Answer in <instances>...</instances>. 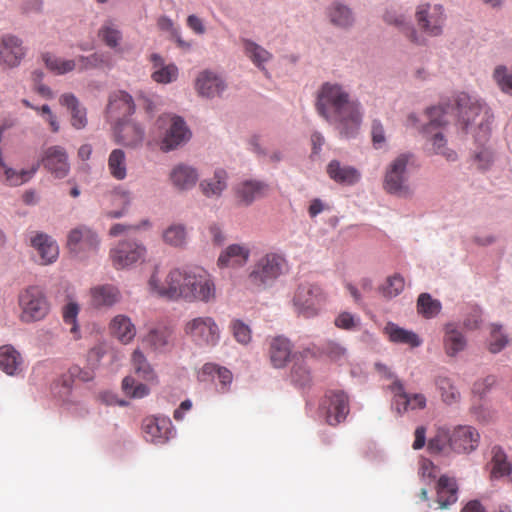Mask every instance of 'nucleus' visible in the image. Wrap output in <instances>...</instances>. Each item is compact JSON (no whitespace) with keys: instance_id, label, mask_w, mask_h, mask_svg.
<instances>
[{"instance_id":"obj_1","label":"nucleus","mask_w":512,"mask_h":512,"mask_svg":"<svg viewBox=\"0 0 512 512\" xmlns=\"http://www.w3.org/2000/svg\"><path fill=\"white\" fill-rule=\"evenodd\" d=\"M316 110L331 124H336L345 137H353L361 124L360 103L350 99L346 89L337 83H324L318 91Z\"/></svg>"},{"instance_id":"obj_2","label":"nucleus","mask_w":512,"mask_h":512,"mask_svg":"<svg viewBox=\"0 0 512 512\" xmlns=\"http://www.w3.org/2000/svg\"><path fill=\"white\" fill-rule=\"evenodd\" d=\"M191 269L175 268L165 273L159 266L149 279V287L156 295L169 300H184V289Z\"/></svg>"},{"instance_id":"obj_3","label":"nucleus","mask_w":512,"mask_h":512,"mask_svg":"<svg viewBox=\"0 0 512 512\" xmlns=\"http://www.w3.org/2000/svg\"><path fill=\"white\" fill-rule=\"evenodd\" d=\"M286 267L287 262L282 255L267 253L253 265L247 278L248 284L253 288L264 289L279 278Z\"/></svg>"},{"instance_id":"obj_4","label":"nucleus","mask_w":512,"mask_h":512,"mask_svg":"<svg viewBox=\"0 0 512 512\" xmlns=\"http://www.w3.org/2000/svg\"><path fill=\"white\" fill-rule=\"evenodd\" d=\"M19 318L23 323L43 320L50 311L49 301L43 289L36 285L22 289L18 294Z\"/></svg>"},{"instance_id":"obj_5","label":"nucleus","mask_w":512,"mask_h":512,"mask_svg":"<svg viewBox=\"0 0 512 512\" xmlns=\"http://www.w3.org/2000/svg\"><path fill=\"white\" fill-rule=\"evenodd\" d=\"M449 107L436 106L427 110L429 123L424 127V135L427 141L431 142L433 151L443 155L447 160H456V153L446 147V139L441 131L437 130L446 125L448 120Z\"/></svg>"},{"instance_id":"obj_6","label":"nucleus","mask_w":512,"mask_h":512,"mask_svg":"<svg viewBox=\"0 0 512 512\" xmlns=\"http://www.w3.org/2000/svg\"><path fill=\"white\" fill-rule=\"evenodd\" d=\"M326 300L327 295L320 285L305 281L298 285L293 296V305L299 315L311 318L318 315Z\"/></svg>"},{"instance_id":"obj_7","label":"nucleus","mask_w":512,"mask_h":512,"mask_svg":"<svg viewBox=\"0 0 512 512\" xmlns=\"http://www.w3.org/2000/svg\"><path fill=\"white\" fill-rule=\"evenodd\" d=\"M100 239L97 233L86 225H78L67 234L66 247L78 259H86L97 253Z\"/></svg>"},{"instance_id":"obj_8","label":"nucleus","mask_w":512,"mask_h":512,"mask_svg":"<svg viewBox=\"0 0 512 512\" xmlns=\"http://www.w3.org/2000/svg\"><path fill=\"white\" fill-rule=\"evenodd\" d=\"M455 103L459 121L465 129H468V127L473 124L483 127L491 118L486 105L479 99L465 92H461L457 95Z\"/></svg>"},{"instance_id":"obj_9","label":"nucleus","mask_w":512,"mask_h":512,"mask_svg":"<svg viewBox=\"0 0 512 512\" xmlns=\"http://www.w3.org/2000/svg\"><path fill=\"white\" fill-rule=\"evenodd\" d=\"M415 20L422 33L430 37L440 36L446 21L444 7L441 4L422 3L416 8Z\"/></svg>"},{"instance_id":"obj_10","label":"nucleus","mask_w":512,"mask_h":512,"mask_svg":"<svg viewBox=\"0 0 512 512\" xmlns=\"http://www.w3.org/2000/svg\"><path fill=\"white\" fill-rule=\"evenodd\" d=\"M408 161L409 156L401 154L387 167L383 182V188L387 193L403 197L410 195V188L407 183Z\"/></svg>"},{"instance_id":"obj_11","label":"nucleus","mask_w":512,"mask_h":512,"mask_svg":"<svg viewBox=\"0 0 512 512\" xmlns=\"http://www.w3.org/2000/svg\"><path fill=\"white\" fill-rule=\"evenodd\" d=\"M186 286V289H184L185 301H201L207 303L215 298L216 289L214 282L207 272L202 269L190 270Z\"/></svg>"},{"instance_id":"obj_12","label":"nucleus","mask_w":512,"mask_h":512,"mask_svg":"<svg viewBox=\"0 0 512 512\" xmlns=\"http://www.w3.org/2000/svg\"><path fill=\"white\" fill-rule=\"evenodd\" d=\"M320 411L328 425H339L350 412L348 395L340 390L328 391L320 403Z\"/></svg>"},{"instance_id":"obj_13","label":"nucleus","mask_w":512,"mask_h":512,"mask_svg":"<svg viewBox=\"0 0 512 512\" xmlns=\"http://www.w3.org/2000/svg\"><path fill=\"white\" fill-rule=\"evenodd\" d=\"M185 333L200 346H215L220 339V330L212 317H196L185 324Z\"/></svg>"},{"instance_id":"obj_14","label":"nucleus","mask_w":512,"mask_h":512,"mask_svg":"<svg viewBox=\"0 0 512 512\" xmlns=\"http://www.w3.org/2000/svg\"><path fill=\"white\" fill-rule=\"evenodd\" d=\"M42 59L46 67L56 74H65L73 71L77 67H79L80 70L96 68L106 62L104 56L98 53L89 56H79L76 60H65L57 58L50 53H44Z\"/></svg>"},{"instance_id":"obj_15","label":"nucleus","mask_w":512,"mask_h":512,"mask_svg":"<svg viewBox=\"0 0 512 512\" xmlns=\"http://www.w3.org/2000/svg\"><path fill=\"white\" fill-rule=\"evenodd\" d=\"M157 123L160 127L167 126L161 142L163 151L173 150L190 138V131L181 117L165 115L161 116Z\"/></svg>"},{"instance_id":"obj_16","label":"nucleus","mask_w":512,"mask_h":512,"mask_svg":"<svg viewBox=\"0 0 512 512\" xmlns=\"http://www.w3.org/2000/svg\"><path fill=\"white\" fill-rule=\"evenodd\" d=\"M146 248L135 241H121L110 252L112 264L116 269L129 267L145 257Z\"/></svg>"},{"instance_id":"obj_17","label":"nucleus","mask_w":512,"mask_h":512,"mask_svg":"<svg viewBox=\"0 0 512 512\" xmlns=\"http://www.w3.org/2000/svg\"><path fill=\"white\" fill-rule=\"evenodd\" d=\"M26 51L20 38L7 34L0 38V66L15 68L20 65Z\"/></svg>"},{"instance_id":"obj_18","label":"nucleus","mask_w":512,"mask_h":512,"mask_svg":"<svg viewBox=\"0 0 512 512\" xmlns=\"http://www.w3.org/2000/svg\"><path fill=\"white\" fill-rule=\"evenodd\" d=\"M388 389L393 393V405L399 414L426 407V397L421 393L407 394L402 382L398 379H395Z\"/></svg>"},{"instance_id":"obj_19","label":"nucleus","mask_w":512,"mask_h":512,"mask_svg":"<svg viewBox=\"0 0 512 512\" xmlns=\"http://www.w3.org/2000/svg\"><path fill=\"white\" fill-rule=\"evenodd\" d=\"M41 163L48 172L59 179L66 177L70 171L68 155L61 146L48 147L43 153Z\"/></svg>"},{"instance_id":"obj_20","label":"nucleus","mask_w":512,"mask_h":512,"mask_svg":"<svg viewBox=\"0 0 512 512\" xmlns=\"http://www.w3.org/2000/svg\"><path fill=\"white\" fill-rule=\"evenodd\" d=\"M172 423L165 417H147L142 422L144 437L154 444H163L172 434Z\"/></svg>"},{"instance_id":"obj_21","label":"nucleus","mask_w":512,"mask_h":512,"mask_svg":"<svg viewBox=\"0 0 512 512\" xmlns=\"http://www.w3.org/2000/svg\"><path fill=\"white\" fill-rule=\"evenodd\" d=\"M269 190L268 184L259 180H244L234 187L237 202L249 206L255 200L264 197Z\"/></svg>"},{"instance_id":"obj_22","label":"nucleus","mask_w":512,"mask_h":512,"mask_svg":"<svg viewBox=\"0 0 512 512\" xmlns=\"http://www.w3.org/2000/svg\"><path fill=\"white\" fill-rule=\"evenodd\" d=\"M480 435L471 426H458L452 431V450L457 453H469L478 446Z\"/></svg>"},{"instance_id":"obj_23","label":"nucleus","mask_w":512,"mask_h":512,"mask_svg":"<svg viewBox=\"0 0 512 512\" xmlns=\"http://www.w3.org/2000/svg\"><path fill=\"white\" fill-rule=\"evenodd\" d=\"M250 249L244 244H231L219 255L217 264L221 268H238L244 266L250 257Z\"/></svg>"},{"instance_id":"obj_24","label":"nucleus","mask_w":512,"mask_h":512,"mask_svg":"<svg viewBox=\"0 0 512 512\" xmlns=\"http://www.w3.org/2000/svg\"><path fill=\"white\" fill-rule=\"evenodd\" d=\"M31 246L38 252L42 265L55 262L59 256L57 242L47 234L37 233L31 238Z\"/></svg>"},{"instance_id":"obj_25","label":"nucleus","mask_w":512,"mask_h":512,"mask_svg":"<svg viewBox=\"0 0 512 512\" xmlns=\"http://www.w3.org/2000/svg\"><path fill=\"white\" fill-rule=\"evenodd\" d=\"M196 90L201 96L213 98L220 95L226 85L224 80L211 71H203L199 74L195 83Z\"/></svg>"},{"instance_id":"obj_26","label":"nucleus","mask_w":512,"mask_h":512,"mask_svg":"<svg viewBox=\"0 0 512 512\" xmlns=\"http://www.w3.org/2000/svg\"><path fill=\"white\" fill-rule=\"evenodd\" d=\"M169 177L177 190L184 191L196 185L199 173L194 167L181 163L172 168Z\"/></svg>"},{"instance_id":"obj_27","label":"nucleus","mask_w":512,"mask_h":512,"mask_svg":"<svg viewBox=\"0 0 512 512\" xmlns=\"http://www.w3.org/2000/svg\"><path fill=\"white\" fill-rule=\"evenodd\" d=\"M437 503L439 508L447 509L458 500V485L455 478L442 475L436 484Z\"/></svg>"},{"instance_id":"obj_28","label":"nucleus","mask_w":512,"mask_h":512,"mask_svg":"<svg viewBox=\"0 0 512 512\" xmlns=\"http://www.w3.org/2000/svg\"><path fill=\"white\" fill-rule=\"evenodd\" d=\"M143 127L134 121L120 123L117 129V142L126 147H137L144 140Z\"/></svg>"},{"instance_id":"obj_29","label":"nucleus","mask_w":512,"mask_h":512,"mask_svg":"<svg viewBox=\"0 0 512 512\" xmlns=\"http://www.w3.org/2000/svg\"><path fill=\"white\" fill-rule=\"evenodd\" d=\"M383 18L387 24L397 27L412 43L418 45L425 43V39L408 22L407 18L402 13L395 10H388L385 12Z\"/></svg>"},{"instance_id":"obj_30","label":"nucleus","mask_w":512,"mask_h":512,"mask_svg":"<svg viewBox=\"0 0 512 512\" xmlns=\"http://www.w3.org/2000/svg\"><path fill=\"white\" fill-rule=\"evenodd\" d=\"M23 358L12 345L0 347V369L10 376H17L23 370Z\"/></svg>"},{"instance_id":"obj_31","label":"nucleus","mask_w":512,"mask_h":512,"mask_svg":"<svg viewBox=\"0 0 512 512\" xmlns=\"http://www.w3.org/2000/svg\"><path fill=\"white\" fill-rule=\"evenodd\" d=\"M111 334L122 344L133 341L136 336V327L131 319L123 314L116 315L109 324Z\"/></svg>"},{"instance_id":"obj_32","label":"nucleus","mask_w":512,"mask_h":512,"mask_svg":"<svg viewBox=\"0 0 512 512\" xmlns=\"http://www.w3.org/2000/svg\"><path fill=\"white\" fill-rule=\"evenodd\" d=\"M91 305L95 308L110 307L120 300V292L117 287L104 284L90 289Z\"/></svg>"},{"instance_id":"obj_33","label":"nucleus","mask_w":512,"mask_h":512,"mask_svg":"<svg viewBox=\"0 0 512 512\" xmlns=\"http://www.w3.org/2000/svg\"><path fill=\"white\" fill-rule=\"evenodd\" d=\"M228 175L224 169L218 168L209 179L200 182L199 188L207 198H219L227 188Z\"/></svg>"},{"instance_id":"obj_34","label":"nucleus","mask_w":512,"mask_h":512,"mask_svg":"<svg viewBox=\"0 0 512 512\" xmlns=\"http://www.w3.org/2000/svg\"><path fill=\"white\" fill-rule=\"evenodd\" d=\"M141 341L151 350L163 352L172 344V330L164 326L152 328Z\"/></svg>"},{"instance_id":"obj_35","label":"nucleus","mask_w":512,"mask_h":512,"mask_svg":"<svg viewBox=\"0 0 512 512\" xmlns=\"http://www.w3.org/2000/svg\"><path fill=\"white\" fill-rule=\"evenodd\" d=\"M292 345L287 338L275 337L270 342L269 356L275 368H282L291 357Z\"/></svg>"},{"instance_id":"obj_36","label":"nucleus","mask_w":512,"mask_h":512,"mask_svg":"<svg viewBox=\"0 0 512 512\" xmlns=\"http://www.w3.org/2000/svg\"><path fill=\"white\" fill-rule=\"evenodd\" d=\"M327 173L335 182L343 185H354L360 180V173L351 166H341V164L333 160L327 166Z\"/></svg>"},{"instance_id":"obj_37","label":"nucleus","mask_w":512,"mask_h":512,"mask_svg":"<svg viewBox=\"0 0 512 512\" xmlns=\"http://www.w3.org/2000/svg\"><path fill=\"white\" fill-rule=\"evenodd\" d=\"M384 332L393 343L405 344L411 348L418 347L422 344V340L416 333L401 328L392 322L387 323Z\"/></svg>"},{"instance_id":"obj_38","label":"nucleus","mask_w":512,"mask_h":512,"mask_svg":"<svg viewBox=\"0 0 512 512\" xmlns=\"http://www.w3.org/2000/svg\"><path fill=\"white\" fill-rule=\"evenodd\" d=\"M153 63L152 79L161 84H167L175 81L178 77V68L174 64H164V60L158 54L151 55Z\"/></svg>"},{"instance_id":"obj_39","label":"nucleus","mask_w":512,"mask_h":512,"mask_svg":"<svg viewBox=\"0 0 512 512\" xmlns=\"http://www.w3.org/2000/svg\"><path fill=\"white\" fill-rule=\"evenodd\" d=\"M443 344L446 354L453 357L465 349L467 342L462 332L454 324H447Z\"/></svg>"},{"instance_id":"obj_40","label":"nucleus","mask_w":512,"mask_h":512,"mask_svg":"<svg viewBox=\"0 0 512 512\" xmlns=\"http://www.w3.org/2000/svg\"><path fill=\"white\" fill-rule=\"evenodd\" d=\"M131 365L134 372L143 380L150 383L158 382L155 370L139 348H136L131 355Z\"/></svg>"},{"instance_id":"obj_41","label":"nucleus","mask_w":512,"mask_h":512,"mask_svg":"<svg viewBox=\"0 0 512 512\" xmlns=\"http://www.w3.org/2000/svg\"><path fill=\"white\" fill-rule=\"evenodd\" d=\"M59 102L66 106L71 113V124L76 129L87 125L86 110L79 105L78 99L71 93L61 95Z\"/></svg>"},{"instance_id":"obj_42","label":"nucleus","mask_w":512,"mask_h":512,"mask_svg":"<svg viewBox=\"0 0 512 512\" xmlns=\"http://www.w3.org/2000/svg\"><path fill=\"white\" fill-rule=\"evenodd\" d=\"M135 105L131 95L125 91H116L109 97L107 111L111 114L118 112L119 115H130L134 112Z\"/></svg>"},{"instance_id":"obj_43","label":"nucleus","mask_w":512,"mask_h":512,"mask_svg":"<svg viewBox=\"0 0 512 512\" xmlns=\"http://www.w3.org/2000/svg\"><path fill=\"white\" fill-rule=\"evenodd\" d=\"M427 448L431 454H441L452 450V432L444 427H439L435 435L429 439Z\"/></svg>"},{"instance_id":"obj_44","label":"nucleus","mask_w":512,"mask_h":512,"mask_svg":"<svg viewBox=\"0 0 512 512\" xmlns=\"http://www.w3.org/2000/svg\"><path fill=\"white\" fill-rule=\"evenodd\" d=\"M245 55L255 64L259 69L265 70L264 63L268 62L272 58V54L257 43L242 39Z\"/></svg>"},{"instance_id":"obj_45","label":"nucleus","mask_w":512,"mask_h":512,"mask_svg":"<svg viewBox=\"0 0 512 512\" xmlns=\"http://www.w3.org/2000/svg\"><path fill=\"white\" fill-rule=\"evenodd\" d=\"M435 385L446 405H453L460 401L461 394L450 378L439 376L435 380Z\"/></svg>"},{"instance_id":"obj_46","label":"nucleus","mask_w":512,"mask_h":512,"mask_svg":"<svg viewBox=\"0 0 512 512\" xmlns=\"http://www.w3.org/2000/svg\"><path fill=\"white\" fill-rule=\"evenodd\" d=\"M108 170L116 180H123L127 176L126 154L122 149H114L108 157Z\"/></svg>"},{"instance_id":"obj_47","label":"nucleus","mask_w":512,"mask_h":512,"mask_svg":"<svg viewBox=\"0 0 512 512\" xmlns=\"http://www.w3.org/2000/svg\"><path fill=\"white\" fill-rule=\"evenodd\" d=\"M327 13L331 23L341 28L351 26L354 21L351 10L340 3H333Z\"/></svg>"},{"instance_id":"obj_48","label":"nucleus","mask_w":512,"mask_h":512,"mask_svg":"<svg viewBox=\"0 0 512 512\" xmlns=\"http://www.w3.org/2000/svg\"><path fill=\"white\" fill-rule=\"evenodd\" d=\"M440 301L433 299L430 294L422 293L419 295L417 300V311L424 318H433L437 316L441 311Z\"/></svg>"},{"instance_id":"obj_49","label":"nucleus","mask_w":512,"mask_h":512,"mask_svg":"<svg viewBox=\"0 0 512 512\" xmlns=\"http://www.w3.org/2000/svg\"><path fill=\"white\" fill-rule=\"evenodd\" d=\"M492 475L494 477H504L510 473L512 464L507 461L506 454L500 447L492 448Z\"/></svg>"},{"instance_id":"obj_50","label":"nucleus","mask_w":512,"mask_h":512,"mask_svg":"<svg viewBox=\"0 0 512 512\" xmlns=\"http://www.w3.org/2000/svg\"><path fill=\"white\" fill-rule=\"evenodd\" d=\"M508 342V336L503 332L502 327L497 324H492L487 340L488 350L493 354L499 353L507 346Z\"/></svg>"},{"instance_id":"obj_51","label":"nucleus","mask_w":512,"mask_h":512,"mask_svg":"<svg viewBox=\"0 0 512 512\" xmlns=\"http://www.w3.org/2000/svg\"><path fill=\"white\" fill-rule=\"evenodd\" d=\"M98 35L110 48H116L122 39L121 31L112 21H106L99 29Z\"/></svg>"},{"instance_id":"obj_52","label":"nucleus","mask_w":512,"mask_h":512,"mask_svg":"<svg viewBox=\"0 0 512 512\" xmlns=\"http://www.w3.org/2000/svg\"><path fill=\"white\" fill-rule=\"evenodd\" d=\"M122 390L130 398L141 399L149 395L150 389L146 384L139 383L132 376H126L122 381Z\"/></svg>"},{"instance_id":"obj_53","label":"nucleus","mask_w":512,"mask_h":512,"mask_svg":"<svg viewBox=\"0 0 512 512\" xmlns=\"http://www.w3.org/2000/svg\"><path fill=\"white\" fill-rule=\"evenodd\" d=\"M186 229L181 224H173L163 232V241L174 247H182L186 243Z\"/></svg>"},{"instance_id":"obj_54","label":"nucleus","mask_w":512,"mask_h":512,"mask_svg":"<svg viewBox=\"0 0 512 512\" xmlns=\"http://www.w3.org/2000/svg\"><path fill=\"white\" fill-rule=\"evenodd\" d=\"M202 375L217 378L223 387L230 384L232 381V373L227 368L220 367L213 363H207L203 366Z\"/></svg>"},{"instance_id":"obj_55","label":"nucleus","mask_w":512,"mask_h":512,"mask_svg":"<svg viewBox=\"0 0 512 512\" xmlns=\"http://www.w3.org/2000/svg\"><path fill=\"white\" fill-rule=\"evenodd\" d=\"M80 311V306L77 302L69 300L62 308L63 321L67 325H71L70 331L72 333L78 332L77 316Z\"/></svg>"},{"instance_id":"obj_56","label":"nucleus","mask_w":512,"mask_h":512,"mask_svg":"<svg viewBox=\"0 0 512 512\" xmlns=\"http://www.w3.org/2000/svg\"><path fill=\"white\" fill-rule=\"evenodd\" d=\"M112 196L114 201L122 204V208L120 210L107 212V216L110 218H120L126 213L131 203V193L128 190L118 189L114 191Z\"/></svg>"},{"instance_id":"obj_57","label":"nucleus","mask_w":512,"mask_h":512,"mask_svg":"<svg viewBox=\"0 0 512 512\" xmlns=\"http://www.w3.org/2000/svg\"><path fill=\"white\" fill-rule=\"evenodd\" d=\"M493 77L503 92L512 95V72H508L505 66H498Z\"/></svg>"},{"instance_id":"obj_58","label":"nucleus","mask_w":512,"mask_h":512,"mask_svg":"<svg viewBox=\"0 0 512 512\" xmlns=\"http://www.w3.org/2000/svg\"><path fill=\"white\" fill-rule=\"evenodd\" d=\"M291 378L299 386L308 384L311 380V374L307 364L295 362L292 367Z\"/></svg>"},{"instance_id":"obj_59","label":"nucleus","mask_w":512,"mask_h":512,"mask_svg":"<svg viewBox=\"0 0 512 512\" xmlns=\"http://www.w3.org/2000/svg\"><path fill=\"white\" fill-rule=\"evenodd\" d=\"M404 286V278L399 274H395L387 279L386 284L383 286V293L385 296L395 297L403 291Z\"/></svg>"},{"instance_id":"obj_60","label":"nucleus","mask_w":512,"mask_h":512,"mask_svg":"<svg viewBox=\"0 0 512 512\" xmlns=\"http://www.w3.org/2000/svg\"><path fill=\"white\" fill-rule=\"evenodd\" d=\"M231 330L234 338L241 344H248L251 340V330L248 325L240 320H235L231 324Z\"/></svg>"},{"instance_id":"obj_61","label":"nucleus","mask_w":512,"mask_h":512,"mask_svg":"<svg viewBox=\"0 0 512 512\" xmlns=\"http://www.w3.org/2000/svg\"><path fill=\"white\" fill-rule=\"evenodd\" d=\"M360 319L349 312H342L335 318V325L340 329L353 330L359 325Z\"/></svg>"},{"instance_id":"obj_62","label":"nucleus","mask_w":512,"mask_h":512,"mask_svg":"<svg viewBox=\"0 0 512 512\" xmlns=\"http://www.w3.org/2000/svg\"><path fill=\"white\" fill-rule=\"evenodd\" d=\"M323 352L333 361H341L346 356V349L336 342L326 343Z\"/></svg>"},{"instance_id":"obj_63","label":"nucleus","mask_w":512,"mask_h":512,"mask_svg":"<svg viewBox=\"0 0 512 512\" xmlns=\"http://www.w3.org/2000/svg\"><path fill=\"white\" fill-rule=\"evenodd\" d=\"M371 137L376 149L381 148L386 141L384 127L379 120L372 122Z\"/></svg>"},{"instance_id":"obj_64","label":"nucleus","mask_w":512,"mask_h":512,"mask_svg":"<svg viewBox=\"0 0 512 512\" xmlns=\"http://www.w3.org/2000/svg\"><path fill=\"white\" fill-rule=\"evenodd\" d=\"M482 323V313L477 307L471 309V312L466 316L463 324L469 330H475L480 327Z\"/></svg>"}]
</instances>
